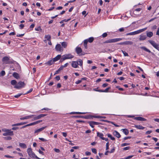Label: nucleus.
Listing matches in <instances>:
<instances>
[{"label": "nucleus", "instance_id": "19", "mask_svg": "<svg viewBox=\"0 0 159 159\" xmlns=\"http://www.w3.org/2000/svg\"><path fill=\"white\" fill-rule=\"evenodd\" d=\"M34 116V115H32L31 116H25L24 117H21L20 118V120H25V119H30V118H31L32 117V116Z\"/></svg>", "mask_w": 159, "mask_h": 159}, {"label": "nucleus", "instance_id": "45", "mask_svg": "<svg viewBox=\"0 0 159 159\" xmlns=\"http://www.w3.org/2000/svg\"><path fill=\"white\" fill-rule=\"evenodd\" d=\"M98 89V87H97L96 88L93 89V90H94V91H97V92H101L100 91H101V89H99H99Z\"/></svg>", "mask_w": 159, "mask_h": 159}, {"label": "nucleus", "instance_id": "16", "mask_svg": "<svg viewBox=\"0 0 159 159\" xmlns=\"http://www.w3.org/2000/svg\"><path fill=\"white\" fill-rule=\"evenodd\" d=\"M134 119L137 120L141 121H145L147 120L146 119L141 117H136L134 118Z\"/></svg>", "mask_w": 159, "mask_h": 159}, {"label": "nucleus", "instance_id": "44", "mask_svg": "<svg viewBox=\"0 0 159 159\" xmlns=\"http://www.w3.org/2000/svg\"><path fill=\"white\" fill-rule=\"evenodd\" d=\"M130 144L129 143H122L121 145V146L122 147H124L126 146L129 145Z\"/></svg>", "mask_w": 159, "mask_h": 159}, {"label": "nucleus", "instance_id": "60", "mask_svg": "<svg viewBox=\"0 0 159 159\" xmlns=\"http://www.w3.org/2000/svg\"><path fill=\"white\" fill-rule=\"evenodd\" d=\"M35 24H32L30 27V28L33 29L34 27Z\"/></svg>", "mask_w": 159, "mask_h": 159}, {"label": "nucleus", "instance_id": "5", "mask_svg": "<svg viewBox=\"0 0 159 159\" xmlns=\"http://www.w3.org/2000/svg\"><path fill=\"white\" fill-rule=\"evenodd\" d=\"M25 85V84L24 82L20 81L15 86L14 88L16 89H19L24 87Z\"/></svg>", "mask_w": 159, "mask_h": 159}, {"label": "nucleus", "instance_id": "54", "mask_svg": "<svg viewBox=\"0 0 159 159\" xmlns=\"http://www.w3.org/2000/svg\"><path fill=\"white\" fill-rule=\"evenodd\" d=\"M130 147H126L124 148L123 149V150H129L130 149Z\"/></svg>", "mask_w": 159, "mask_h": 159}, {"label": "nucleus", "instance_id": "32", "mask_svg": "<svg viewBox=\"0 0 159 159\" xmlns=\"http://www.w3.org/2000/svg\"><path fill=\"white\" fill-rule=\"evenodd\" d=\"M111 88L110 87H109L104 90H101V91H101V92H108L109 90Z\"/></svg>", "mask_w": 159, "mask_h": 159}, {"label": "nucleus", "instance_id": "31", "mask_svg": "<svg viewBox=\"0 0 159 159\" xmlns=\"http://www.w3.org/2000/svg\"><path fill=\"white\" fill-rule=\"evenodd\" d=\"M153 34V33L152 32H149L147 33V36L149 38L152 37Z\"/></svg>", "mask_w": 159, "mask_h": 159}, {"label": "nucleus", "instance_id": "42", "mask_svg": "<svg viewBox=\"0 0 159 159\" xmlns=\"http://www.w3.org/2000/svg\"><path fill=\"white\" fill-rule=\"evenodd\" d=\"M121 51L125 56H129L127 52H126L125 51H123L122 50H121Z\"/></svg>", "mask_w": 159, "mask_h": 159}, {"label": "nucleus", "instance_id": "2", "mask_svg": "<svg viewBox=\"0 0 159 159\" xmlns=\"http://www.w3.org/2000/svg\"><path fill=\"white\" fill-rule=\"evenodd\" d=\"M123 38H115L111 39H109L104 42L103 43H114L116 42L122 40Z\"/></svg>", "mask_w": 159, "mask_h": 159}, {"label": "nucleus", "instance_id": "47", "mask_svg": "<svg viewBox=\"0 0 159 159\" xmlns=\"http://www.w3.org/2000/svg\"><path fill=\"white\" fill-rule=\"evenodd\" d=\"M92 151L95 154H96L97 152V150L95 148H92Z\"/></svg>", "mask_w": 159, "mask_h": 159}, {"label": "nucleus", "instance_id": "34", "mask_svg": "<svg viewBox=\"0 0 159 159\" xmlns=\"http://www.w3.org/2000/svg\"><path fill=\"white\" fill-rule=\"evenodd\" d=\"M106 121L108 123H110L114 125L116 127H119V125L117 124H115L114 122H113L110 121H109L108 120H107Z\"/></svg>", "mask_w": 159, "mask_h": 159}, {"label": "nucleus", "instance_id": "36", "mask_svg": "<svg viewBox=\"0 0 159 159\" xmlns=\"http://www.w3.org/2000/svg\"><path fill=\"white\" fill-rule=\"evenodd\" d=\"M88 123L92 128H93L94 127V125L93 123V121H89Z\"/></svg>", "mask_w": 159, "mask_h": 159}, {"label": "nucleus", "instance_id": "33", "mask_svg": "<svg viewBox=\"0 0 159 159\" xmlns=\"http://www.w3.org/2000/svg\"><path fill=\"white\" fill-rule=\"evenodd\" d=\"M88 39V41L89 42L91 43H92L94 40V38L93 37H91L89 38Z\"/></svg>", "mask_w": 159, "mask_h": 159}, {"label": "nucleus", "instance_id": "9", "mask_svg": "<svg viewBox=\"0 0 159 159\" xmlns=\"http://www.w3.org/2000/svg\"><path fill=\"white\" fill-rule=\"evenodd\" d=\"M149 42L154 47L159 50V45L154 41L150 40Z\"/></svg>", "mask_w": 159, "mask_h": 159}, {"label": "nucleus", "instance_id": "52", "mask_svg": "<svg viewBox=\"0 0 159 159\" xmlns=\"http://www.w3.org/2000/svg\"><path fill=\"white\" fill-rule=\"evenodd\" d=\"M68 65V63H66L64 65H61V66H62L63 69L64 68V67H67Z\"/></svg>", "mask_w": 159, "mask_h": 159}, {"label": "nucleus", "instance_id": "61", "mask_svg": "<svg viewBox=\"0 0 159 159\" xmlns=\"http://www.w3.org/2000/svg\"><path fill=\"white\" fill-rule=\"evenodd\" d=\"M88 39H85L84 41V44H87V43H88Z\"/></svg>", "mask_w": 159, "mask_h": 159}, {"label": "nucleus", "instance_id": "35", "mask_svg": "<svg viewBox=\"0 0 159 159\" xmlns=\"http://www.w3.org/2000/svg\"><path fill=\"white\" fill-rule=\"evenodd\" d=\"M45 38L47 40L49 41L51 40V36L49 35H45Z\"/></svg>", "mask_w": 159, "mask_h": 159}, {"label": "nucleus", "instance_id": "1", "mask_svg": "<svg viewBox=\"0 0 159 159\" xmlns=\"http://www.w3.org/2000/svg\"><path fill=\"white\" fill-rule=\"evenodd\" d=\"M147 29V27L145 28H144L139 30H138L137 31H134L133 32H131L129 33H127L126 34V35L128 36V35H135V34H139L140 33H141L142 32H143V31Z\"/></svg>", "mask_w": 159, "mask_h": 159}, {"label": "nucleus", "instance_id": "59", "mask_svg": "<svg viewBox=\"0 0 159 159\" xmlns=\"http://www.w3.org/2000/svg\"><path fill=\"white\" fill-rule=\"evenodd\" d=\"M50 109L48 108H44L42 109L41 110L43 111V110H45V111H48L50 110Z\"/></svg>", "mask_w": 159, "mask_h": 159}, {"label": "nucleus", "instance_id": "4", "mask_svg": "<svg viewBox=\"0 0 159 159\" xmlns=\"http://www.w3.org/2000/svg\"><path fill=\"white\" fill-rule=\"evenodd\" d=\"M27 152L29 156L31 158H34L36 156L35 153L33 152L32 149L29 148L27 149Z\"/></svg>", "mask_w": 159, "mask_h": 159}, {"label": "nucleus", "instance_id": "13", "mask_svg": "<svg viewBox=\"0 0 159 159\" xmlns=\"http://www.w3.org/2000/svg\"><path fill=\"white\" fill-rule=\"evenodd\" d=\"M47 127V126H45L40 128L38 129L35 130L34 131V133L35 134H38L39 132L43 130L45 128Z\"/></svg>", "mask_w": 159, "mask_h": 159}, {"label": "nucleus", "instance_id": "40", "mask_svg": "<svg viewBox=\"0 0 159 159\" xmlns=\"http://www.w3.org/2000/svg\"><path fill=\"white\" fill-rule=\"evenodd\" d=\"M5 74V72L4 70H2L0 73V75L1 76H3Z\"/></svg>", "mask_w": 159, "mask_h": 159}, {"label": "nucleus", "instance_id": "58", "mask_svg": "<svg viewBox=\"0 0 159 159\" xmlns=\"http://www.w3.org/2000/svg\"><path fill=\"white\" fill-rule=\"evenodd\" d=\"M152 132V131L151 130L148 131L146 132L145 134L146 135H147V134H150Z\"/></svg>", "mask_w": 159, "mask_h": 159}, {"label": "nucleus", "instance_id": "41", "mask_svg": "<svg viewBox=\"0 0 159 159\" xmlns=\"http://www.w3.org/2000/svg\"><path fill=\"white\" fill-rule=\"evenodd\" d=\"M75 117H78V118H84L85 119H87L88 118L86 116H75Z\"/></svg>", "mask_w": 159, "mask_h": 159}, {"label": "nucleus", "instance_id": "6", "mask_svg": "<svg viewBox=\"0 0 159 159\" xmlns=\"http://www.w3.org/2000/svg\"><path fill=\"white\" fill-rule=\"evenodd\" d=\"M10 59L9 57L7 56L5 57L2 58V61L5 64L12 63V61L9 60Z\"/></svg>", "mask_w": 159, "mask_h": 159}, {"label": "nucleus", "instance_id": "39", "mask_svg": "<svg viewBox=\"0 0 159 159\" xmlns=\"http://www.w3.org/2000/svg\"><path fill=\"white\" fill-rule=\"evenodd\" d=\"M93 117L95 118H104L105 117L102 116H93Z\"/></svg>", "mask_w": 159, "mask_h": 159}, {"label": "nucleus", "instance_id": "23", "mask_svg": "<svg viewBox=\"0 0 159 159\" xmlns=\"http://www.w3.org/2000/svg\"><path fill=\"white\" fill-rule=\"evenodd\" d=\"M62 67V66H61L58 69V70L55 71L54 75H55L57 74H58L59 72H60V71L63 69Z\"/></svg>", "mask_w": 159, "mask_h": 159}, {"label": "nucleus", "instance_id": "53", "mask_svg": "<svg viewBox=\"0 0 159 159\" xmlns=\"http://www.w3.org/2000/svg\"><path fill=\"white\" fill-rule=\"evenodd\" d=\"M133 156H133V155L128 156L127 157H125V159H130V158H132L133 157Z\"/></svg>", "mask_w": 159, "mask_h": 159}, {"label": "nucleus", "instance_id": "37", "mask_svg": "<svg viewBox=\"0 0 159 159\" xmlns=\"http://www.w3.org/2000/svg\"><path fill=\"white\" fill-rule=\"evenodd\" d=\"M16 83L17 82L15 80H13L11 81V84L12 85H15Z\"/></svg>", "mask_w": 159, "mask_h": 159}, {"label": "nucleus", "instance_id": "24", "mask_svg": "<svg viewBox=\"0 0 159 159\" xmlns=\"http://www.w3.org/2000/svg\"><path fill=\"white\" fill-rule=\"evenodd\" d=\"M13 76L16 79H18L20 78L19 74L16 72H14L13 74Z\"/></svg>", "mask_w": 159, "mask_h": 159}, {"label": "nucleus", "instance_id": "62", "mask_svg": "<svg viewBox=\"0 0 159 159\" xmlns=\"http://www.w3.org/2000/svg\"><path fill=\"white\" fill-rule=\"evenodd\" d=\"M131 136H128L127 137H125L124 138V140H126L128 139H130L131 138Z\"/></svg>", "mask_w": 159, "mask_h": 159}, {"label": "nucleus", "instance_id": "57", "mask_svg": "<svg viewBox=\"0 0 159 159\" xmlns=\"http://www.w3.org/2000/svg\"><path fill=\"white\" fill-rule=\"evenodd\" d=\"M119 31L121 32H123L124 31V28H120L118 30Z\"/></svg>", "mask_w": 159, "mask_h": 159}, {"label": "nucleus", "instance_id": "22", "mask_svg": "<svg viewBox=\"0 0 159 159\" xmlns=\"http://www.w3.org/2000/svg\"><path fill=\"white\" fill-rule=\"evenodd\" d=\"M26 123V122H21V123H19L15 124H13L12 125V126H19V125H24Z\"/></svg>", "mask_w": 159, "mask_h": 159}, {"label": "nucleus", "instance_id": "63", "mask_svg": "<svg viewBox=\"0 0 159 159\" xmlns=\"http://www.w3.org/2000/svg\"><path fill=\"white\" fill-rule=\"evenodd\" d=\"M24 34H17V36L19 37H22L23 36H24Z\"/></svg>", "mask_w": 159, "mask_h": 159}, {"label": "nucleus", "instance_id": "43", "mask_svg": "<svg viewBox=\"0 0 159 159\" xmlns=\"http://www.w3.org/2000/svg\"><path fill=\"white\" fill-rule=\"evenodd\" d=\"M107 34L106 32L103 33L101 36L102 37L104 38L106 37L107 36Z\"/></svg>", "mask_w": 159, "mask_h": 159}, {"label": "nucleus", "instance_id": "21", "mask_svg": "<svg viewBox=\"0 0 159 159\" xmlns=\"http://www.w3.org/2000/svg\"><path fill=\"white\" fill-rule=\"evenodd\" d=\"M19 145L20 147L24 149H25L27 148V146L26 144L24 143H20Z\"/></svg>", "mask_w": 159, "mask_h": 159}, {"label": "nucleus", "instance_id": "18", "mask_svg": "<svg viewBox=\"0 0 159 159\" xmlns=\"http://www.w3.org/2000/svg\"><path fill=\"white\" fill-rule=\"evenodd\" d=\"M61 55H58L56 57L53 58L52 60L54 62L59 60L61 58Z\"/></svg>", "mask_w": 159, "mask_h": 159}, {"label": "nucleus", "instance_id": "28", "mask_svg": "<svg viewBox=\"0 0 159 159\" xmlns=\"http://www.w3.org/2000/svg\"><path fill=\"white\" fill-rule=\"evenodd\" d=\"M54 62L53 61L52 59V60L49 61L47 62L46 63V64L48 65L49 66H51L53 64Z\"/></svg>", "mask_w": 159, "mask_h": 159}, {"label": "nucleus", "instance_id": "11", "mask_svg": "<svg viewBox=\"0 0 159 159\" xmlns=\"http://www.w3.org/2000/svg\"><path fill=\"white\" fill-rule=\"evenodd\" d=\"M14 135L13 132V131H11V130H9L7 131L4 133L3 134V135L4 136L9 135L12 136Z\"/></svg>", "mask_w": 159, "mask_h": 159}, {"label": "nucleus", "instance_id": "3", "mask_svg": "<svg viewBox=\"0 0 159 159\" xmlns=\"http://www.w3.org/2000/svg\"><path fill=\"white\" fill-rule=\"evenodd\" d=\"M75 52L80 56L84 55L85 54L84 52L82 51V49L80 47H76L75 48Z\"/></svg>", "mask_w": 159, "mask_h": 159}, {"label": "nucleus", "instance_id": "12", "mask_svg": "<svg viewBox=\"0 0 159 159\" xmlns=\"http://www.w3.org/2000/svg\"><path fill=\"white\" fill-rule=\"evenodd\" d=\"M47 115V114H41L38 116L34 117V120H36L39 119L42 117H43L46 116Z\"/></svg>", "mask_w": 159, "mask_h": 159}, {"label": "nucleus", "instance_id": "15", "mask_svg": "<svg viewBox=\"0 0 159 159\" xmlns=\"http://www.w3.org/2000/svg\"><path fill=\"white\" fill-rule=\"evenodd\" d=\"M76 61L78 63V66L79 65L83 69V61L81 59H78Z\"/></svg>", "mask_w": 159, "mask_h": 159}, {"label": "nucleus", "instance_id": "26", "mask_svg": "<svg viewBox=\"0 0 159 159\" xmlns=\"http://www.w3.org/2000/svg\"><path fill=\"white\" fill-rule=\"evenodd\" d=\"M97 136L99 137H100L101 139H102V138L104 137H103L104 135L103 134L100 133L99 132H98L97 133Z\"/></svg>", "mask_w": 159, "mask_h": 159}, {"label": "nucleus", "instance_id": "56", "mask_svg": "<svg viewBox=\"0 0 159 159\" xmlns=\"http://www.w3.org/2000/svg\"><path fill=\"white\" fill-rule=\"evenodd\" d=\"M54 150L56 152H57V153H59L60 152V150L58 149L54 148Z\"/></svg>", "mask_w": 159, "mask_h": 159}, {"label": "nucleus", "instance_id": "27", "mask_svg": "<svg viewBox=\"0 0 159 159\" xmlns=\"http://www.w3.org/2000/svg\"><path fill=\"white\" fill-rule=\"evenodd\" d=\"M140 48L143 50H144L146 51V52H148L149 53H150L151 52V51L149 50L148 49H147V48H146L145 47H140Z\"/></svg>", "mask_w": 159, "mask_h": 159}, {"label": "nucleus", "instance_id": "10", "mask_svg": "<svg viewBox=\"0 0 159 159\" xmlns=\"http://www.w3.org/2000/svg\"><path fill=\"white\" fill-rule=\"evenodd\" d=\"M55 49L57 51L62 52L63 51V48L61 47L60 44H57L55 47Z\"/></svg>", "mask_w": 159, "mask_h": 159}, {"label": "nucleus", "instance_id": "29", "mask_svg": "<svg viewBox=\"0 0 159 159\" xmlns=\"http://www.w3.org/2000/svg\"><path fill=\"white\" fill-rule=\"evenodd\" d=\"M122 130L123 132L126 135H127L129 134V131L128 130L126 129H122Z\"/></svg>", "mask_w": 159, "mask_h": 159}, {"label": "nucleus", "instance_id": "25", "mask_svg": "<svg viewBox=\"0 0 159 159\" xmlns=\"http://www.w3.org/2000/svg\"><path fill=\"white\" fill-rule=\"evenodd\" d=\"M134 127L137 129H143L144 128V127L139 125H135Z\"/></svg>", "mask_w": 159, "mask_h": 159}, {"label": "nucleus", "instance_id": "14", "mask_svg": "<svg viewBox=\"0 0 159 159\" xmlns=\"http://www.w3.org/2000/svg\"><path fill=\"white\" fill-rule=\"evenodd\" d=\"M71 66L74 68H78V63L76 61H72L71 63Z\"/></svg>", "mask_w": 159, "mask_h": 159}, {"label": "nucleus", "instance_id": "38", "mask_svg": "<svg viewBox=\"0 0 159 159\" xmlns=\"http://www.w3.org/2000/svg\"><path fill=\"white\" fill-rule=\"evenodd\" d=\"M4 139L5 140H10L11 139V138L10 136H8L7 137H4Z\"/></svg>", "mask_w": 159, "mask_h": 159}, {"label": "nucleus", "instance_id": "51", "mask_svg": "<svg viewBox=\"0 0 159 159\" xmlns=\"http://www.w3.org/2000/svg\"><path fill=\"white\" fill-rule=\"evenodd\" d=\"M25 26L24 24H20L19 25L20 28V29H22Z\"/></svg>", "mask_w": 159, "mask_h": 159}, {"label": "nucleus", "instance_id": "64", "mask_svg": "<svg viewBox=\"0 0 159 159\" xmlns=\"http://www.w3.org/2000/svg\"><path fill=\"white\" fill-rule=\"evenodd\" d=\"M108 84L107 83L104 84L102 85V87L105 88L108 86Z\"/></svg>", "mask_w": 159, "mask_h": 159}, {"label": "nucleus", "instance_id": "50", "mask_svg": "<svg viewBox=\"0 0 159 159\" xmlns=\"http://www.w3.org/2000/svg\"><path fill=\"white\" fill-rule=\"evenodd\" d=\"M39 139L40 140L42 141L43 142H46V141H47V140H46L45 139H44L43 138H39Z\"/></svg>", "mask_w": 159, "mask_h": 159}, {"label": "nucleus", "instance_id": "55", "mask_svg": "<svg viewBox=\"0 0 159 159\" xmlns=\"http://www.w3.org/2000/svg\"><path fill=\"white\" fill-rule=\"evenodd\" d=\"M93 123L94 124V125H99V124H101V123L99 122H96L95 121H93Z\"/></svg>", "mask_w": 159, "mask_h": 159}, {"label": "nucleus", "instance_id": "20", "mask_svg": "<svg viewBox=\"0 0 159 159\" xmlns=\"http://www.w3.org/2000/svg\"><path fill=\"white\" fill-rule=\"evenodd\" d=\"M147 37L145 35H140L139 38V40L140 41L144 40L146 39Z\"/></svg>", "mask_w": 159, "mask_h": 159}, {"label": "nucleus", "instance_id": "49", "mask_svg": "<svg viewBox=\"0 0 159 159\" xmlns=\"http://www.w3.org/2000/svg\"><path fill=\"white\" fill-rule=\"evenodd\" d=\"M109 142H107L106 144V150H108L109 149Z\"/></svg>", "mask_w": 159, "mask_h": 159}, {"label": "nucleus", "instance_id": "30", "mask_svg": "<svg viewBox=\"0 0 159 159\" xmlns=\"http://www.w3.org/2000/svg\"><path fill=\"white\" fill-rule=\"evenodd\" d=\"M61 45L63 47L66 48L67 47V43L66 42H63L61 43Z\"/></svg>", "mask_w": 159, "mask_h": 159}, {"label": "nucleus", "instance_id": "7", "mask_svg": "<svg viewBox=\"0 0 159 159\" xmlns=\"http://www.w3.org/2000/svg\"><path fill=\"white\" fill-rule=\"evenodd\" d=\"M74 57V56L71 54H66L62 56V60H65L67 59H71Z\"/></svg>", "mask_w": 159, "mask_h": 159}, {"label": "nucleus", "instance_id": "46", "mask_svg": "<svg viewBox=\"0 0 159 159\" xmlns=\"http://www.w3.org/2000/svg\"><path fill=\"white\" fill-rule=\"evenodd\" d=\"M141 8H137L135 10V11H133V13H134V14H135V11H141Z\"/></svg>", "mask_w": 159, "mask_h": 159}, {"label": "nucleus", "instance_id": "48", "mask_svg": "<svg viewBox=\"0 0 159 159\" xmlns=\"http://www.w3.org/2000/svg\"><path fill=\"white\" fill-rule=\"evenodd\" d=\"M115 150V147H113V148L111 150V151H110V153H112L114 152Z\"/></svg>", "mask_w": 159, "mask_h": 159}, {"label": "nucleus", "instance_id": "8", "mask_svg": "<svg viewBox=\"0 0 159 159\" xmlns=\"http://www.w3.org/2000/svg\"><path fill=\"white\" fill-rule=\"evenodd\" d=\"M133 44V42L130 41H126L118 43H117L118 45H132Z\"/></svg>", "mask_w": 159, "mask_h": 159}, {"label": "nucleus", "instance_id": "17", "mask_svg": "<svg viewBox=\"0 0 159 159\" xmlns=\"http://www.w3.org/2000/svg\"><path fill=\"white\" fill-rule=\"evenodd\" d=\"M113 134L114 136H116L117 138H120L121 136V135L116 130L114 131L113 133Z\"/></svg>", "mask_w": 159, "mask_h": 159}]
</instances>
